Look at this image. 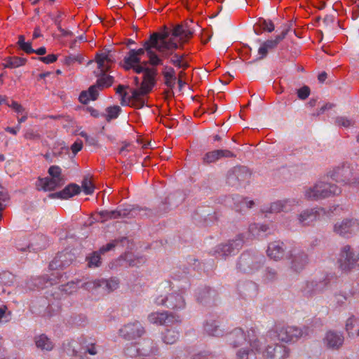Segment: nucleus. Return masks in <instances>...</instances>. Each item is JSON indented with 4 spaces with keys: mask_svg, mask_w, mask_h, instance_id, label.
Returning <instances> with one entry per match:
<instances>
[{
    "mask_svg": "<svg viewBox=\"0 0 359 359\" xmlns=\"http://www.w3.org/2000/svg\"><path fill=\"white\" fill-rule=\"evenodd\" d=\"M192 21L185 22L178 24L173 27L172 30H169L166 27L161 32H154L149 39L144 41L142 48L137 50L135 49V52L137 57H140L145 53L149 58L148 62H144L146 65L149 63L152 66L163 65V60L154 50L161 53L162 57L168 58L172 54L174 50H177L179 47L177 41L174 38H178L179 42L184 43L188 41L194 35V29L191 27Z\"/></svg>",
    "mask_w": 359,
    "mask_h": 359,
    "instance_id": "obj_1",
    "label": "nucleus"
},
{
    "mask_svg": "<svg viewBox=\"0 0 359 359\" xmlns=\"http://www.w3.org/2000/svg\"><path fill=\"white\" fill-rule=\"evenodd\" d=\"M228 341L233 347H238L245 342L250 346L251 349L241 348L237 352L238 359H257L256 351H260V347L257 344H262L264 337H258L254 330H248L247 334L241 328H236L228 335Z\"/></svg>",
    "mask_w": 359,
    "mask_h": 359,
    "instance_id": "obj_2",
    "label": "nucleus"
},
{
    "mask_svg": "<svg viewBox=\"0 0 359 359\" xmlns=\"http://www.w3.org/2000/svg\"><path fill=\"white\" fill-rule=\"evenodd\" d=\"M159 294L155 298L154 302L158 306H163L174 311H181L186 307V301L182 290L172 291V283L165 280L157 289Z\"/></svg>",
    "mask_w": 359,
    "mask_h": 359,
    "instance_id": "obj_3",
    "label": "nucleus"
},
{
    "mask_svg": "<svg viewBox=\"0 0 359 359\" xmlns=\"http://www.w3.org/2000/svg\"><path fill=\"white\" fill-rule=\"evenodd\" d=\"M341 189L332 182L319 181L304 191V197L311 201H318L340 194Z\"/></svg>",
    "mask_w": 359,
    "mask_h": 359,
    "instance_id": "obj_4",
    "label": "nucleus"
},
{
    "mask_svg": "<svg viewBox=\"0 0 359 359\" xmlns=\"http://www.w3.org/2000/svg\"><path fill=\"white\" fill-rule=\"evenodd\" d=\"M266 342V339L264 337L262 344H257L260 347V351H256L257 353H262L264 358L266 359H285L289 357L290 349L285 346L280 344H268L264 348H262L263 345Z\"/></svg>",
    "mask_w": 359,
    "mask_h": 359,
    "instance_id": "obj_5",
    "label": "nucleus"
},
{
    "mask_svg": "<svg viewBox=\"0 0 359 359\" xmlns=\"http://www.w3.org/2000/svg\"><path fill=\"white\" fill-rule=\"evenodd\" d=\"M307 334L308 328L302 329L297 326L282 327L277 330L278 339L286 343L296 341Z\"/></svg>",
    "mask_w": 359,
    "mask_h": 359,
    "instance_id": "obj_6",
    "label": "nucleus"
},
{
    "mask_svg": "<svg viewBox=\"0 0 359 359\" xmlns=\"http://www.w3.org/2000/svg\"><path fill=\"white\" fill-rule=\"evenodd\" d=\"M264 260L263 256H252L249 253H243L238 262V269L244 273H252L263 264Z\"/></svg>",
    "mask_w": 359,
    "mask_h": 359,
    "instance_id": "obj_7",
    "label": "nucleus"
},
{
    "mask_svg": "<svg viewBox=\"0 0 359 359\" xmlns=\"http://www.w3.org/2000/svg\"><path fill=\"white\" fill-rule=\"evenodd\" d=\"M333 230L340 236L350 238L359 231V221L356 219H344L336 222Z\"/></svg>",
    "mask_w": 359,
    "mask_h": 359,
    "instance_id": "obj_8",
    "label": "nucleus"
},
{
    "mask_svg": "<svg viewBox=\"0 0 359 359\" xmlns=\"http://www.w3.org/2000/svg\"><path fill=\"white\" fill-rule=\"evenodd\" d=\"M145 333V329L140 322L134 320L123 325L118 330L123 339L130 341L141 337Z\"/></svg>",
    "mask_w": 359,
    "mask_h": 359,
    "instance_id": "obj_9",
    "label": "nucleus"
},
{
    "mask_svg": "<svg viewBox=\"0 0 359 359\" xmlns=\"http://www.w3.org/2000/svg\"><path fill=\"white\" fill-rule=\"evenodd\" d=\"M358 261L350 245H346L341 248L337 263L339 269L343 271H348L353 269Z\"/></svg>",
    "mask_w": 359,
    "mask_h": 359,
    "instance_id": "obj_10",
    "label": "nucleus"
},
{
    "mask_svg": "<svg viewBox=\"0 0 359 359\" xmlns=\"http://www.w3.org/2000/svg\"><path fill=\"white\" fill-rule=\"evenodd\" d=\"M244 243L243 236L238 235L234 239L229 241L226 244H221L216 247L215 253L219 257H226L238 252Z\"/></svg>",
    "mask_w": 359,
    "mask_h": 359,
    "instance_id": "obj_11",
    "label": "nucleus"
},
{
    "mask_svg": "<svg viewBox=\"0 0 359 359\" xmlns=\"http://www.w3.org/2000/svg\"><path fill=\"white\" fill-rule=\"evenodd\" d=\"M147 318L150 323L158 325H169L181 321L180 316L175 315L168 311L154 312L150 313Z\"/></svg>",
    "mask_w": 359,
    "mask_h": 359,
    "instance_id": "obj_12",
    "label": "nucleus"
},
{
    "mask_svg": "<svg viewBox=\"0 0 359 359\" xmlns=\"http://www.w3.org/2000/svg\"><path fill=\"white\" fill-rule=\"evenodd\" d=\"M299 205V200L294 198L284 199L272 203L269 208L264 209L263 211L270 213H277L281 211L287 212L292 210V206Z\"/></svg>",
    "mask_w": 359,
    "mask_h": 359,
    "instance_id": "obj_13",
    "label": "nucleus"
},
{
    "mask_svg": "<svg viewBox=\"0 0 359 359\" xmlns=\"http://www.w3.org/2000/svg\"><path fill=\"white\" fill-rule=\"evenodd\" d=\"M95 61L97 64L98 69L108 71L110 68V64L116 61L115 53L111 50H105L104 52L97 53Z\"/></svg>",
    "mask_w": 359,
    "mask_h": 359,
    "instance_id": "obj_14",
    "label": "nucleus"
},
{
    "mask_svg": "<svg viewBox=\"0 0 359 359\" xmlns=\"http://www.w3.org/2000/svg\"><path fill=\"white\" fill-rule=\"evenodd\" d=\"M156 69H148L146 74L143 75L140 88L136 90L140 91V93H145L147 95L149 93L156 84Z\"/></svg>",
    "mask_w": 359,
    "mask_h": 359,
    "instance_id": "obj_15",
    "label": "nucleus"
},
{
    "mask_svg": "<svg viewBox=\"0 0 359 359\" xmlns=\"http://www.w3.org/2000/svg\"><path fill=\"white\" fill-rule=\"evenodd\" d=\"M291 268L296 272L302 271L308 262L307 255L303 251L294 249L290 254Z\"/></svg>",
    "mask_w": 359,
    "mask_h": 359,
    "instance_id": "obj_16",
    "label": "nucleus"
},
{
    "mask_svg": "<svg viewBox=\"0 0 359 359\" xmlns=\"http://www.w3.org/2000/svg\"><path fill=\"white\" fill-rule=\"evenodd\" d=\"M81 192V187L76 184H69L62 191L50 194L51 198L69 199Z\"/></svg>",
    "mask_w": 359,
    "mask_h": 359,
    "instance_id": "obj_17",
    "label": "nucleus"
},
{
    "mask_svg": "<svg viewBox=\"0 0 359 359\" xmlns=\"http://www.w3.org/2000/svg\"><path fill=\"white\" fill-rule=\"evenodd\" d=\"M235 154L227 149H217L212 151L207 152L203 158V161L204 163H215L222 158H232L235 157Z\"/></svg>",
    "mask_w": 359,
    "mask_h": 359,
    "instance_id": "obj_18",
    "label": "nucleus"
},
{
    "mask_svg": "<svg viewBox=\"0 0 359 359\" xmlns=\"http://www.w3.org/2000/svg\"><path fill=\"white\" fill-rule=\"evenodd\" d=\"M331 177L337 182L348 184L351 182L352 172L348 166L339 167L333 170Z\"/></svg>",
    "mask_w": 359,
    "mask_h": 359,
    "instance_id": "obj_19",
    "label": "nucleus"
},
{
    "mask_svg": "<svg viewBox=\"0 0 359 359\" xmlns=\"http://www.w3.org/2000/svg\"><path fill=\"white\" fill-rule=\"evenodd\" d=\"M81 351L83 353H88L95 355L98 353L100 346L97 344L95 339L90 337L83 338L80 341Z\"/></svg>",
    "mask_w": 359,
    "mask_h": 359,
    "instance_id": "obj_20",
    "label": "nucleus"
},
{
    "mask_svg": "<svg viewBox=\"0 0 359 359\" xmlns=\"http://www.w3.org/2000/svg\"><path fill=\"white\" fill-rule=\"evenodd\" d=\"M281 41L276 36L274 39H268L260 45L258 48L257 60H263L265 58L269 50L275 49Z\"/></svg>",
    "mask_w": 359,
    "mask_h": 359,
    "instance_id": "obj_21",
    "label": "nucleus"
},
{
    "mask_svg": "<svg viewBox=\"0 0 359 359\" xmlns=\"http://www.w3.org/2000/svg\"><path fill=\"white\" fill-rule=\"evenodd\" d=\"M324 342L330 348L338 349L344 343V337L341 334L334 332H327Z\"/></svg>",
    "mask_w": 359,
    "mask_h": 359,
    "instance_id": "obj_22",
    "label": "nucleus"
},
{
    "mask_svg": "<svg viewBox=\"0 0 359 359\" xmlns=\"http://www.w3.org/2000/svg\"><path fill=\"white\" fill-rule=\"evenodd\" d=\"M63 184L57 181L56 179L50 177L39 178L36 182V187L38 190H43L45 191H53L57 187L62 186Z\"/></svg>",
    "mask_w": 359,
    "mask_h": 359,
    "instance_id": "obj_23",
    "label": "nucleus"
},
{
    "mask_svg": "<svg viewBox=\"0 0 359 359\" xmlns=\"http://www.w3.org/2000/svg\"><path fill=\"white\" fill-rule=\"evenodd\" d=\"M146 95L145 93H140V91L137 90H132L131 95L128 97V105L136 109H142L146 104V101L143 98Z\"/></svg>",
    "mask_w": 359,
    "mask_h": 359,
    "instance_id": "obj_24",
    "label": "nucleus"
},
{
    "mask_svg": "<svg viewBox=\"0 0 359 359\" xmlns=\"http://www.w3.org/2000/svg\"><path fill=\"white\" fill-rule=\"evenodd\" d=\"M318 212L316 208L306 209L298 215L299 223L302 225H307L317 219Z\"/></svg>",
    "mask_w": 359,
    "mask_h": 359,
    "instance_id": "obj_25",
    "label": "nucleus"
},
{
    "mask_svg": "<svg viewBox=\"0 0 359 359\" xmlns=\"http://www.w3.org/2000/svg\"><path fill=\"white\" fill-rule=\"evenodd\" d=\"M283 243L280 241H274L269 243L267 249L268 256L274 260H278L283 255Z\"/></svg>",
    "mask_w": 359,
    "mask_h": 359,
    "instance_id": "obj_26",
    "label": "nucleus"
},
{
    "mask_svg": "<svg viewBox=\"0 0 359 359\" xmlns=\"http://www.w3.org/2000/svg\"><path fill=\"white\" fill-rule=\"evenodd\" d=\"M162 74L165 85L170 89L174 88L177 81L175 69L172 67L165 65L163 67Z\"/></svg>",
    "mask_w": 359,
    "mask_h": 359,
    "instance_id": "obj_27",
    "label": "nucleus"
},
{
    "mask_svg": "<svg viewBox=\"0 0 359 359\" xmlns=\"http://www.w3.org/2000/svg\"><path fill=\"white\" fill-rule=\"evenodd\" d=\"M133 210L129 206L127 208L118 207L114 210H109V219H114L118 218L128 217L133 215Z\"/></svg>",
    "mask_w": 359,
    "mask_h": 359,
    "instance_id": "obj_28",
    "label": "nucleus"
},
{
    "mask_svg": "<svg viewBox=\"0 0 359 359\" xmlns=\"http://www.w3.org/2000/svg\"><path fill=\"white\" fill-rule=\"evenodd\" d=\"M141 61L140 57H137L135 52V49H130L127 55L123 59L124 65L123 68L126 70L131 69L135 64H140Z\"/></svg>",
    "mask_w": 359,
    "mask_h": 359,
    "instance_id": "obj_29",
    "label": "nucleus"
},
{
    "mask_svg": "<svg viewBox=\"0 0 359 359\" xmlns=\"http://www.w3.org/2000/svg\"><path fill=\"white\" fill-rule=\"evenodd\" d=\"M100 72L97 74V76H100L96 82V84L100 88H107L110 87L114 83V77L109 75H107V71H102L99 69Z\"/></svg>",
    "mask_w": 359,
    "mask_h": 359,
    "instance_id": "obj_30",
    "label": "nucleus"
},
{
    "mask_svg": "<svg viewBox=\"0 0 359 359\" xmlns=\"http://www.w3.org/2000/svg\"><path fill=\"white\" fill-rule=\"evenodd\" d=\"M5 63L3 64L4 68L14 69L23 66L27 60L20 57H8L4 59Z\"/></svg>",
    "mask_w": 359,
    "mask_h": 359,
    "instance_id": "obj_31",
    "label": "nucleus"
},
{
    "mask_svg": "<svg viewBox=\"0 0 359 359\" xmlns=\"http://www.w3.org/2000/svg\"><path fill=\"white\" fill-rule=\"evenodd\" d=\"M327 283L325 281L315 282L311 281L306 283V293H318L322 292L326 287Z\"/></svg>",
    "mask_w": 359,
    "mask_h": 359,
    "instance_id": "obj_32",
    "label": "nucleus"
},
{
    "mask_svg": "<svg viewBox=\"0 0 359 359\" xmlns=\"http://www.w3.org/2000/svg\"><path fill=\"white\" fill-rule=\"evenodd\" d=\"M35 343L36 346L42 350L50 351L53 347L52 341L43 334L35 338Z\"/></svg>",
    "mask_w": 359,
    "mask_h": 359,
    "instance_id": "obj_33",
    "label": "nucleus"
},
{
    "mask_svg": "<svg viewBox=\"0 0 359 359\" xmlns=\"http://www.w3.org/2000/svg\"><path fill=\"white\" fill-rule=\"evenodd\" d=\"M268 229L265 224H252L249 226V232L253 237L263 236Z\"/></svg>",
    "mask_w": 359,
    "mask_h": 359,
    "instance_id": "obj_34",
    "label": "nucleus"
},
{
    "mask_svg": "<svg viewBox=\"0 0 359 359\" xmlns=\"http://www.w3.org/2000/svg\"><path fill=\"white\" fill-rule=\"evenodd\" d=\"M163 341L168 344L175 343L180 338V332L175 330L168 329L163 334Z\"/></svg>",
    "mask_w": 359,
    "mask_h": 359,
    "instance_id": "obj_35",
    "label": "nucleus"
},
{
    "mask_svg": "<svg viewBox=\"0 0 359 359\" xmlns=\"http://www.w3.org/2000/svg\"><path fill=\"white\" fill-rule=\"evenodd\" d=\"M101 254L98 251L93 252L88 257L86 260L88 261V266L90 268H95L100 266L101 264Z\"/></svg>",
    "mask_w": 359,
    "mask_h": 359,
    "instance_id": "obj_36",
    "label": "nucleus"
},
{
    "mask_svg": "<svg viewBox=\"0 0 359 359\" xmlns=\"http://www.w3.org/2000/svg\"><path fill=\"white\" fill-rule=\"evenodd\" d=\"M80 283H81V280H76V282L71 281V282L67 283L65 285H61L59 287V289L62 292H64L66 294H70L73 293L74 292H75L77 290V288L80 287Z\"/></svg>",
    "mask_w": 359,
    "mask_h": 359,
    "instance_id": "obj_37",
    "label": "nucleus"
},
{
    "mask_svg": "<svg viewBox=\"0 0 359 359\" xmlns=\"http://www.w3.org/2000/svg\"><path fill=\"white\" fill-rule=\"evenodd\" d=\"M102 279L88 280L85 282L81 281L80 287L87 290H93L98 287H102Z\"/></svg>",
    "mask_w": 359,
    "mask_h": 359,
    "instance_id": "obj_38",
    "label": "nucleus"
},
{
    "mask_svg": "<svg viewBox=\"0 0 359 359\" xmlns=\"http://www.w3.org/2000/svg\"><path fill=\"white\" fill-rule=\"evenodd\" d=\"M102 287L107 292H111L118 288L119 282L116 278H111L109 280L102 279Z\"/></svg>",
    "mask_w": 359,
    "mask_h": 359,
    "instance_id": "obj_39",
    "label": "nucleus"
},
{
    "mask_svg": "<svg viewBox=\"0 0 359 359\" xmlns=\"http://www.w3.org/2000/svg\"><path fill=\"white\" fill-rule=\"evenodd\" d=\"M15 280L14 275L8 271H0V284L11 285Z\"/></svg>",
    "mask_w": 359,
    "mask_h": 359,
    "instance_id": "obj_40",
    "label": "nucleus"
},
{
    "mask_svg": "<svg viewBox=\"0 0 359 359\" xmlns=\"http://www.w3.org/2000/svg\"><path fill=\"white\" fill-rule=\"evenodd\" d=\"M50 178L56 179L57 182L64 184V180L62 177V169L57 165H51L48 170Z\"/></svg>",
    "mask_w": 359,
    "mask_h": 359,
    "instance_id": "obj_41",
    "label": "nucleus"
},
{
    "mask_svg": "<svg viewBox=\"0 0 359 359\" xmlns=\"http://www.w3.org/2000/svg\"><path fill=\"white\" fill-rule=\"evenodd\" d=\"M18 45L20 48L25 51L27 54L34 53V49L32 47V43L30 42H26L25 38L23 35H20L18 36Z\"/></svg>",
    "mask_w": 359,
    "mask_h": 359,
    "instance_id": "obj_42",
    "label": "nucleus"
},
{
    "mask_svg": "<svg viewBox=\"0 0 359 359\" xmlns=\"http://www.w3.org/2000/svg\"><path fill=\"white\" fill-rule=\"evenodd\" d=\"M205 330L210 336L216 337L222 334V330L216 325V323L215 321H212L211 323H207L205 325Z\"/></svg>",
    "mask_w": 359,
    "mask_h": 359,
    "instance_id": "obj_43",
    "label": "nucleus"
},
{
    "mask_svg": "<svg viewBox=\"0 0 359 359\" xmlns=\"http://www.w3.org/2000/svg\"><path fill=\"white\" fill-rule=\"evenodd\" d=\"M150 352V349L142 351L140 348H136L135 346H130V347H128L125 351L126 354L130 357H135L137 355H147Z\"/></svg>",
    "mask_w": 359,
    "mask_h": 359,
    "instance_id": "obj_44",
    "label": "nucleus"
},
{
    "mask_svg": "<svg viewBox=\"0 0 359 359\" xmlns=\"http://www.w3.org/2000/svg\"><path fill=\"white\" fill-rule=\"evenodd\" d=\"M81 187L86 195H91L94 192L95 187L88 176H85L81 182Z\"/></svg>",
    "mask_w": 359,
    "mask_h": 359,
    "instance_id": "obj_45",
    "label": "nucleus"
},
{
    "mask_svg": "<svg viewBox=\"0 0 359 359\" xmlns=\"http://www.w3.org/2000/svg\"><path fill=\"white\" fill-rule=\"evenodd\" d=\"M259 27L269 33L272 32L275 29V25L273 22L268 19L260 18L258 21Z\"/></svg>",
    "mask_w": 359,
    "mask_h": 359,
    "instance_id": "obj_46",
    "label": "nucleus"
},
{
    "mask_svg": "<svg viewBox=\"0 0 359 359\" xmlns=\"http://www.w3.org/2000/svg\"><path fill=\"white\" fill-rule=\"evenodd\" d=\"M8 200L9 195L8 192L3 189H0V221L2 219L1 212L6 208V203L8 201Z\"/></svg>",
    "mask_w": 359,
    "mask_h": 359,
    "instance_id": "obj_47",
    "label": "nucleus"
},
{
    "mask_svg": "<svg viewBox=\"0 0 359 359\" xmlns=\"http://www.w3.org/2000/svg\"><path fill=\"white\" fill-rule=\"evenodd\" d=\"M121 108L118 106L109 107L107 109V115L106 119L110 121L111 119L116 118L121 111Z\"/></svg>",
    "mask_w": 359,
    "mask_h": 359,
    "instance_id": "obj_48",
    "label": "nucleus"
},
{
    "mask_svg": "<svg viewBox=\"0 0 359 359\" xmlns=\"http://www.w3.org/2000/svg\"><path fill=\"white\" fill-rule=\"evenodd\" d=\"M353 121L346 116H337L335 118V124L346 128L353 125Z\"/></svg>",
    "mask_w": 359,
    "mask_h": 359,
    "instance_id": "obj_49",
    "label": "nucleus"
},
{
    "mask_svg": "<svg viewBox=\"0 0 359 359\" xmlns=\"http://www.w3.org/2000/svg\"><path fill=\"white\" fill-rule=\"evenodd\" d=\"M128 88V86H126L124 85H118V87L116 88V93L120 94L121 95V104L123 106H126V105L128 104L127 102L128 93L126 91H124V90Z\"/></svg>",
    "mask_w": 359,
    "mask_h": 359,
    "instance_id": "obj_50",
    "label": "nucleus"
},
{
    "mask_svg": "<svg viewBox=\"0 0 359 359\" xmlns=\"http://www.w3.org/2000/svg\"><path fill=\"white\" fill-rule=\"evenodd\" d=\"M83 60V57L81 55L77 54V55H70L65 58V62L67 65H71L73 63L78 62L79 63H82Z\"/></svg>",
    "mask_w": 359,
    "mask_h": 359,
    "instance_id": "obj_51",
    "label": "nucleus"
},
{
    "mask_svg": "<svg viewBox=\"0 0 359 359\" xmlns=\"http://www.w3.org/2000/svg\"><path fill=\"white\" fill-rule=\"evenodd\" d=\"M175 50L172 51V54L170 56H172L170 60V63H172L174 66L181 68L182 67V61L184 59V55H179L177 53H174Z\"/></svg>",
    "mask_w": 359,
    "mask_h": 359,
    "instance_id": "obj_52",
    "label": "nucleus"
},
{
    "mask_svg": "<svg viewBox=\"0 0 359 359\" xmlns=\"http://www.w3.org/2000/svg\"><path fill=\"white\" fill-rule=\"evenodd\" d=\"M292 26V23L291 22H288L282 26L281 33L277 35L278 39L283 41L288 34V32L291 30Z\"/></svg>",
    "mask_w": 359,
    "mask_h": 359,
    "instance_id": "obj_53",
    "label": "nucleus"
},
{
    "mask_svg": "<svg viewBox=\"0 0 359 359\" xmlns=\"http://www.w3.org/2000/svg\"><path fill=\"white\" fill-rule=\"evenodd\" d=\"M310 95V88L307 86H304L297 90V96L300 100H306Z\"/></svg>",
    "mask_w": 359,
    "mask_h": 359,
    "instance_id": "obj_54",
    "label": "nucleus"
},
{
    "mask_svg": "<svg viewBox=\"0 0 359 359\" xmlns=\"http://www.w3.org/2000/svg\"><path fill=\"white\" fill-rule=\"evenodd\" d=\"M46 245V243L43 244L41 246H37L36 245H34V244H32L31 245L29 244H27V245H25V247H23V246H21V245L20 243H17L16 244V248L20 251L24 252V251L26 250L27 248V249L32 248L33 250H41V249L45 248Z\"/></svg>",
    "mask_w": 359,
    "mask_h": 359,
    "instance_id": "obj_55",
    "label": "nucleus"
},
{
    "mask_svg": "<svg viewBox=\"0 0 359 359\" xmlns=\"http://www.w3.org/2000/svg\"><path fill=\"white\" fill-rule=\"evenodd\" d=\"M99 87L97 86V84L91 86L88 90L87 91L89 93L90 98H91V100L94 101L97 100L99 93H98V88Z\"/></svg>",
    "mask_w": 359,
    "mask_h": 359,
    "instance_id": "obj_56",
    "label": "nucleus"
},
{
    "mask_svg": "<svg viewBox=\"0 0 359 359\" xmlns=\"http://www.w3.org/2000/svg\"><path fill=\"white\" fill-rule=\"evenodd\" d=\"M57 59V55L55 54H49L44 57H39V60L43 62L45 64H50L55 62Z\"/></svg>",
    "mask_w": 359,
    "mask_h": 359,
    "instance_id": "obj_57",
    "label": "nucleus"
},
{
    "mask_svg": "<svg viewBox=\"0 0 359 359\" xmlns=\"http://www.w3.org/2000/svg\"><path fill=\"white\" fill-rule=\"evenodd\" d=\"M63 13L62 11H57L55 15L50 14L51 20L54 22L55 25L59 28V26H61V18L63 15Z\"/></svg>",
    "mask_w": 359,
    "mask_h": 359,
    "instance_id": "obj_58",
    "label": "nucleus"
},
{
    "mask_svg": "<svg viewBox=\"0 0 359 359\" xmlns=\"http://www.w3.org/2000/svg\"><path fill=\"white\" fill-rule=\"evenodd\" d=\"M131 69H133L135 73H143L144 75V74H146L148 69H151L152 68L145 67L142 65H140V64H135L133 65V67H131Z\"/></svg>",
    "mask_w": 359,
    "mask_h": 359,
    "instance_id": "obj_59",
    "label": "nucleus"
},
{
    "mask_svg": "<svg viewBox=\"0 0 359 359\" xmlns=\"http://www.w3.org/2000/svg\"><path fill=\"white\" fill-rule=\"evenodd\" d=\"M83 148V142L82 141H76L71 147V149L72 153L74 154H77Z\"/></svg>",
    "mask_w": 359,
    "mask_h": 359,
    "instance_id": "obj_60",
    "label": "nucleus"
},
{
    "mask_svg": "<svg viewBox=\"0 0 359 359\" xmlns=\"http://www.w3.org/2000/svg\"><path fill=\"white\" fill-rule=\"evenodd\" d=\"M79 101L83 104H87L91 98H90L89 93L87 91H83L79 95Z\"/></svg>",
    "mask_w": 359,
    "mask_h": 359,
    "instance_id": "obj_61",
    "label": "nucleus"
},
{
    "mask_svg": "<svg viewBox=\"0 0 359 359\" xmlns=\"http://www.w3.org/2000/svg\"><path fill=\"white\" fill-rule=\"evenodd\" d=\"M8 107L13 108L17 113H22L24 108L18 102L12 101L11 104H7Z\"/></svg>",
    "mask_w": 359,
    "mask_h": 359,
    "instance_id": "obj_62",
    "label": "nucleus"
},
{
    "mask_svg": "<svg viewBox=\"0 0 359 359\" xmlns=\"http://www.w3.org/2000/svg\"><path fill=\"white\" fill-rule=\"evenodd\" d=\"M115 245H115V243L114 242L107 243V245H105L102 246V248H100L98 252L100 254H104L106 252H108V251L112 250L115 247Z\"/></svg>",
    "mask_w": 359,
    "mask_h": 359,
    "instance_id": "obj_63",
    "label": "nucleus"
},
{
    "mask_svg": "<svg viewBox=\"0 0 359 359\" xmlns=\"http://www.w3.org/2000/svg\"><path fill=\"white\" fill-rule=\"evenodd\" d=\"M355 321V318L353 317L348 318L346 323V328L347 331L351 330L353 327V323Z\"/></svg>",
    "mask_w": 359,
    "mask_h": 359,
    "instance_id": "obj_64",
    "label": "nucleus"
}]
</instances>
